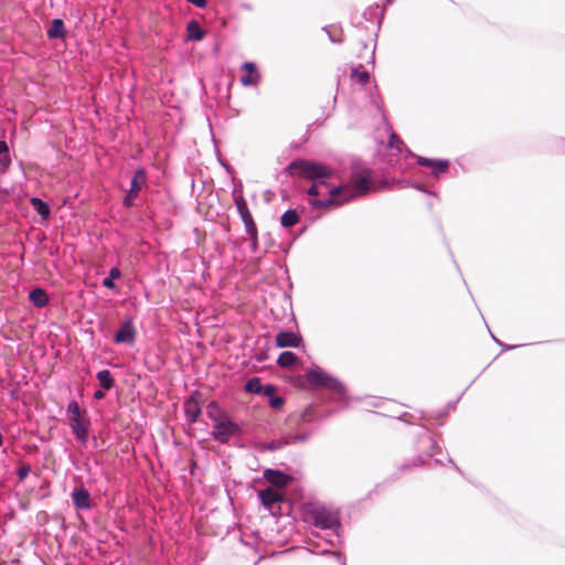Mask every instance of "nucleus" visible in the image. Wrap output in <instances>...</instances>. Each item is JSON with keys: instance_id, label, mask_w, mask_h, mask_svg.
<instances>
[{"instance_id": "c85d7f7f", "label": "nucleus", "mask_w": 565, "mask_h": 565, "mask_svg": "<svg viewBox=\"0 0 565 565\" xmlns=\"http://www.w3.org/2000/svg\"><path fill=\"white\" fill-rule=\"evenodd\" d=\"M103 286H105L106 288L113 289L115 287L114 279L110 277H106L103 280Z\"/></svg>"}, {"instance_id": "f257e3e1", "label": "nucleus", "mask_w": 565, "mask_h": 565, "mask_svg": "<svg viewBox=\"0 0 565 565\" xmlns=\"http://www.w3.org/2000/svg\"><path fill=\"white\" fill-rule=\"evenodd\" d=\"M286 172L291 177H301L313 182L307 191L308 195L313 198L309 201L313 209L340 206L348 202V199H341V195L349 186L329 184L328 179L332 177L333 171L326 164L298 159L286 168Z\"/></svg>"}, {"instance_id": "f3484780", "label": "nucleus", "mask_w": 565, "mask_h": 565, "mask_svg": "<svg viewBox=\"0 0 565 565\" xmlns=\"http://www.w3.org/2000/svg\"><path fill=\"white\" fill-rule=\"evenodd\" d=\"M29 299L38 308H43L49 302L46 292L41 288L33 289L29 295Z\"/></svg>"}, {"instance_id": "6e6552de", "label": "nucleus", "mask_w": 565, "mask_h": 565, "mask_svg": "<svg viewBox=\"0 0 565 565\" xmlns=\"http://www.w3.org/2000/svg\"><path fill=\"white\" fill-rule=\"evenodd\" d=\"M202 409V395L199 392H193L184 403V412L190 423H195Z\"/></svg>"}, {"instance_id": "5701e85b", "label": "nucleus", "mask_w": 565, "mask_h": 565, "mask_svg": "<svg viewBox=\"0 0 565 565\" xmlns=\"http://www.w3.org/2000/svg\"><path fill=\"white\" fill-rule=\"evenodd\" d=\"M31 204L34 207V210L38 212L39 215H41L43 218H47L50 216V206L44 201H42L39 198H32Z\"/></svg>"}, {"instance_id": "39448f33", "label": "nucleus", "mask_w": 565, "mask_h": 565, "mask_svg": "<svg viewBox=\"0 0 565 565\" xmlns=\"http://www.w3.org/2000/svg\"><path fill=\"white\" fill-rule=\"evenodd\" d=\"M307 382L313 386L335 388L339 382L320 369H312L306 374Z\"/></svg>"}, {"instance_id": "20e7f679", "label": "nucleus", "mask_w": 565, "mask_h": 565, "mask_svg": "<svg viewBox=\"0 0 565 565\" xmlns=\"http://www.w3.org/2000/svg\"><path fill=\"white\" fill-rule=\"evenodd\" d=\"M311 516L316 526L321 529H332L339 524V516L326 508H316L311 512Z\"/></svg>"}, {"instance_id": "dca6fc26", "label": "nucleus", "mask_w": 565, "mask_h": 565, "mask_svg": "<svg viewBox=\"0 0 565 565\" xmlns=\"http://www.w3.org/2000/svg\"><path fill=\"white\" fill-rule=\"evenodd\" d=\"M258 495L262 503L267 508H270L274 503H277L282 499L281 493L274 488H266L259 491Z\"/></svg>"}, {"instance_id": "2eb2a0df", "label": "nucleus", "mask_w": 565, "mask_h": 565, "mask_svg": "<svg viewBox=\"0 0 565 565\" xmlns=\"http://www.w3.org/2000/svg\"><path fill=\"white\" fill-rule=\"evenodd\" d=\"M243 70L246 71V75L241 77V83L244 86L257 85L260 76L257 72L255 63H253V62L244 63Z\"/></svg>"}, {"instance_id": "423d86ee", "label": "nucleus", "mask_w": 565, "mask_h": 565, "mask_svg": "<svg viewBox=\"0 0 565 565\" xmlns=\"http://www.w3.org/2000/svg\"><path fill=\"white\" fill-rule=\"evenodd\" d=\"M147 181V175L143 169H138L134 178L131 180L130 189L128 194L124 199V204L126 206H131L134 204V200L138 196L139 192L143 188Z\"/></svg>"}, {"instance_id": "72a5a7b5", "label": "nucleus", "mask_w": 565, "mask_h": 565, "mask_svg": "<svg viewBox=\"0 0 565 565\" xmlns=\"http://www.w3.org/2000/svg\"><path fill=\"white\" fill-rule=\"evenodd\" d=\"M212 409H217V405L214 402H211L207 406V414L212 416Z\"/></svg>"}, {"instance_id": "a878e982", "label": "nucleus", "mask_w": 565, "mask_h": 565, "mask_svg": "<svg viewBox=\"0 0 565 565\" xmlns=\"http://www.w3.org/2000/svg\"><path fill=\"white\" fill-rule=\"evenodd\" d=\"M67 414H68L70 419L82 417L81 408H79V405L77 402L73 401L68 404Z\"/></svg>"}, {"instance_id": "412c9836", "label": "nucleus", "mask_w": 565, "mask_h": 565, "mask_svg": "<svg viewBox=\"0 0 565 565\" xmlns=\"http://www.w3.org/2000/svg\"><path fill=\"white\" fill-rule=\"evenodd\" d=\"M186 31L189 40L200 41L204 38V31L196 21L189 22Z\"/></svg>"}, {"instance_id": "4be33fe9", "label": "nucleus", "mask_w": 565, "mask_h": 565, "mask_svg": "<svg viewBox=\"0 0 565 565\" xmlns=\"http://www.w3.org/2000/svg\"><path fill=\"white\" fill-rule=\"evenodd\" d=\"M298 361V358L295 353L290 351H285L280 353L277 360V364L280 367H290Z\"/></svg>"}, {"instance_id": "0eeeda50", "label": "nucleus", "mask_w": 565, "mask_h": 565, "mask_svg": "<svg viewBox=\"0 0 565 565\" xmlns=\"http://www.w3.org/2000/svg\"><path fill=\"white\" fill-rule=\"evenodd\" d=\"M237 430L238 427L236 424L226 418H223L216 420L212 434L216 440L226 443L231 436L237 433Z\"/></svg>"}, {"instance_id": "aec40b11", "label": "nucleus", "mask_w": 565, "mask_h": 565, "mask_svg": "<svg viewBox=\"0 0 565 565\" xmlns=\"http://www.w3.org/2000/svg\"><path fill=\"white\" fill-rule=\"evenodd\" d=\"M351 79L360 85H365L370 81V74L362 67H353L351 71Z\"/></svg>"}, {"instance_id": "f8f14e48", "label": "nucleus", "mask_w": 565, "mask_h": 565, "mask_svg": "<svg viewBox=\"0 0 565 565\" xmlns=\"http://www.w3.org/2000/svg\"><path fill=\"white\" fill-rule=\"evenodd\" d=\"M72 500L77 510H88L92 507L90 494L84 487L74 489Z\"/></svg>"}, {"instance_id": "2f4dec72", "label": "nucleus", "mask_w": 565, "mask_h": 565, "mask_svg": "<svg viewBox=\"0 0 565 565\" xmlns=\"http://www.w3.org/2000/svg\"><path fill=\"white\" fill-rule=\"evenodd\" d=\"M120 270L116 267L111 268L110 271H109V277L113 278V279H116V278H119L120 277Z\"/></svg>"}, {"instance_id": "9b49d317", "label": "nucleus", "mask_w": 565, "mask_h": 565, "mask_svg": "<svg viewBox=\"0 0 565 565\" xmlns=\"http://www.w3.org/2000/svg\"><path fill=\"white\" fill-rule=\"evenodd\" d=\"M417 163L423 167H427L431 169V173L435 177H438L443 173H445L449 168V161L448 160H435V159H428L424 157H419L417 160Z\"/></svg>"}, {"instance_id": "ddd939ff", "label": "nucleus", "mask_w": 565, "mask_h": 565, "mask_svg": "<svg viewBox=\"0 0 565 565\" xmlns=\"http://www.w3.org/2000/svg\"><path fill=\"white\" fill-rule=\"evenodd\" d=\"M136 329L130 320L125 321L120 329L115 334V341L117 343L131 344L135 341Z\"/></svg>"}, {"instance_id": "7ed1b4c3", "label": "nucleus", "mask_w": 565, "mask_h": 565, "mask_svg": "<svg viewBox=\"0 0 565 565\" xmlns=\"http://www.w3.org/2000/svg\"><path fill=\"white\" fill-rule=\"evenodd\" d=\"M235 204L237 212L239 213L241 218L245 224L246 233L249 235V238L253 243V247L254 249H256L258 241L257 226L256 223L254 222L252 213L249 212L246 200L244 199L242 193L235 195Z\"/></svg>"}, {"instance_id": "393cba45", "label": "nucleus", "mask_w": 565, "mask_h": 565, "mask_svg": "<svg viewBox=\"0 0 565 565\" xmlns=\"http://www.w3.org/2000/svg\"><path fill=\"white\" fill-rule=\"evenodd\" d=\"M245 390L248 393L259 394L262 393L263 385L260 383V380L258 377H253L248 380V382L245 385Z\"/></svg>"}, {"instance_id": "f03ea898", "label": "nucleus", "mask_w": 565, "mask_h": 565, "mask_svg": "<svg viewBox=\"0 0 565 565\" xmlns=\"http://www.w3.org/2000/svg\"><path fill=\"white\" fill-rule=\"evenodd\" d=\"M370 183L371 171L364 170L360 174L354 175L349 184L344 185L349 186V190L342 191L341 199H348V201H350L353 198L366 194L370 190Z\"/></svg>"}, {"instance_id": "473e14b6", "label": "nucleus", "mask_w": 565, "mask_h": 565, "mask_svg": "<svg viewBox=\"0 0 565 565\" xmlns=\"http://www.w3.org/2000/svg\"><path fill=\"white\" fill-rule=\"evenodd\" d=\"M9 148L6 141H0V156L3 153H8Z\"/></svg>"}, {"instance_id": "4468645a", "label": "nucleus", "mask_w": 565, "mask_h": 565, "mask_svg": "<svg viewBox=\"0 0 565 565\" xmlns=\"http://www.w3.org/2000/svg\"><path fill=\"white\" fill-rule=\"evenodd\" d=\"M264 478L278 489L285 488L290 481V477L278 470L267 469L264 472Z\"/></svg>"}, {"instance_id": "a211bd4d", "label": "nucleus", "mask_w": 565, "mask_h": 565, "mask_svg": "<svg viewBox=\"0 0 565 565\" xmlns=\"http://www.w3.org/2000/svg\"><path fill=\"white\" fill-rule=\"evenodd\" d=\"M50 39H63L65 36L64 23L61 19H54L47 30Z\"/></svg>"}, {"instance_id": "6ab92c4d", "label": "nucleus", "mask_w": 565, "mask_h": 565, "mask_svg": "<svg viewBox=\"0 0 565 565\" xmlns=\"http://www.w3.org/2000/svg\"><path fill=\"white\" fill-rule=\"evenodd\" d=\"M98 382H99V385L104 388V390H111L115 385V380L113 379L111 376V373L109 370H102L97 373L96 375Z\"/></svg>"}, {"instance_id": "1a4fd4ad", "label": "nucleus", "mask_w": 565, "mask_h": 565, "mask_svg": "<svg viewBox=\"0 0 565 565\" xmlns=\"http://www.w3.org/2000/svg\"><path fill=\"white\" fill-rule=\"evenodd\" d=\"M275 342L278 348H299L302 337L292 331H281L276 335Z\"/></svg>"}, {"instance_id": "bb28decb", "label": "nucleus", "mask_w": 565, "mask_h": 565, "mask_svg": "<svg viewBox=\"0 0 565 565\" xmlns=\"http://www.w3.org/2000/svg\"><path fill=\"white\" fill-rule=\"evenodd\" d=\"M285 401L282 397L276 396V394L269 398V404L273 408L278 409L284 405Z\"/></svg>"}, {"instance_id": "c756f323", "label": "nucleus", "mask_w": 565, "mask_h": 565, "mask_svg": "<svg viewBox=\"0 0 565 565\" xmlns=\"http://www.w3.org/2000/svg\"><path fill=\"white\" fill-rule=\"evenodd\" d=\"M188 1L198 8H204L206 6V0H188Z\"/></svg>"}, {"instance_id": "9d476101", "label": "nucleus", "mask_w": 565, "mask_h": 565, "mask_svg": "<svg viewBox=\"0 0 565 565\" xmlns=\"http://www.w3.org/2000/svg\"><path fill=\"white\" fill-rule=\"evenodd\" d=\"M70 426L72 428L75 437L83 444H85L88 439V427L89 422L83 417L79 418H71Z\"/></svg>"}, {"instance_id": "b1692460", "label": "nucleus", "mask_w": 565, "mask_h": 565, "mask_svg": "<svg viewBox=\"0 0 565 565\" xmlns=\"http://www.w3.org/2000/svg\"><path fill=\"white\" fill-rule=\"evenodd\" d=\"M298 222L299 215L295 210L286 211L280 218V223L284 227H291L296 225Z\"/></svg>"}, {"instance_id": "f704fd0d", "label": "nucleus", "mask_w": 565, "mask_h": 565, "mask_svg": "<svg viewBox=\"0 0 565 565\" xmlns=\"http://www.w3.org/2000/svg\"><path fill=\"white\" fill-rule=\"evenodd\" d=\"M94 397H95L96 399H103V398L105 397V393H104L103 391L98 390V391H96V392L94 393Z\"/></svg>"}, {"instance_id": "c9c22d12", "label": "nucleus", "mask_w": 565, "mask_h": 565, "mask_svg": "<svg viewBox=\"0 0 565 565\" xmlns=\"http://www.w3.org/2000/svg\"><path fill=\"white\" fill-rule=\"evenodd\" d=\"M28 473H29V468H23V469L19 470V477L21 479L25 478L28 476Z\"/></svg>"}, {"instance_id": "cd10ccee", "label": "nucleus", "mask_w": 565, "mask_h": 565, "mask_svg": "<svg viewBox=\"0 0 565 565\" xmlns=\"http://www.w3.org/2000/svg\"><path fill=\"white\" fill-rule=\"evenodd\" d=\"M262 392L264 393L265 396L270 398L276 394V387L271 384H268L266 386H263Z\"/></svg>"}, {"instance_id": "7c9ffc66", "label": "nucleus", "mask_w": 565, "mask_h": 565, "mask_svg": "<svg viewBox=\"0 0 565 565\" xmlns=\"http://www.w3.org/2000/svg\"><path fill=\"white\" fill-rule=\"evenodd\" d=\"M398 143H403V141L396 135H392V137L390 139V146L391 147H394V146L397 147Z\"/></svg>"}]
</instances>
